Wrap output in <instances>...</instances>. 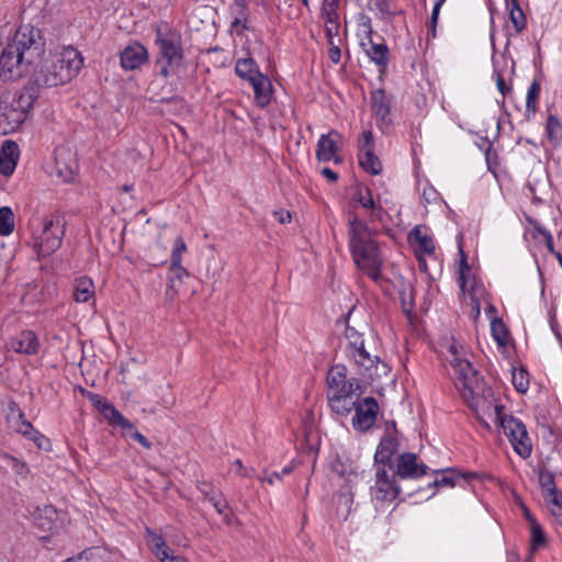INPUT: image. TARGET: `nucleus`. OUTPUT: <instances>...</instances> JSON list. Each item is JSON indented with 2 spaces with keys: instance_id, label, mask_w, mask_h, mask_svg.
<instances>
[{
  "instance_id": "1",
  "label": "nucleus",
  "mask_w": 562,
  "mask_h": 562,
  "mask_svg": "<svg viewBox=\"0 0 562 562\" xmlns=\"http://www.w3.org/2000/svg\"><path fill=\"white\" fill-rule=\"evenodd\" d=\"M40 31L33 27H20L12 41L0 55V78L4 81L18 80L27 75L37 65L44 54L40 41Z\"/></svg>"
},
{
  "instance_id": "2",
  "label": "nucleus",
  "mask_w": 562,
  "mask_h": 562,
  "mask_svg": "<svg viewBox=\"0 0 562 562\" xmlns=\"http://www.w3.org/2000/svg\"><path fill=\"white\" fill-rule=\"evenodd\" d=\"M462 347L452 342L449 346V362L454 372V384L468 406L475 413H486L492 408L494 392L486 385L479 371L462 356Z\"/></svg>"
},
{
  "instance_id": "3",
  "label": "nucleus",
  "mask_w": 562,
  "mask_h": 562,
  "mask_svg": "<svg viewBox=\"0 0 562 562\" xmlns=\"http://www.w3.org/2000/svg\"><path fill=\"white\" fill-rule=\"evenodd\" d=\"M348 244L356 266L372 280L381 277L383 260L367 223L353 216L349 220Z\"/></svg>"
},
{
  "instance_id": "4",
  "label": "nucleus",
  "mask_w": 562,
  "mask_h": 562,
  "mask_svg": "<svg viewBox=\"0 0 562 562\" xmlns=\"http://www.w3.org/2000/svg\"><path fill=\"white\" fill-rule=\"evenodd\" d=\"M83 65V58L72 46L45 58L32 75V83L38 88H52L65 85L76 77Z\"/></svg>"
},
{
  "instance_id": "5",
  "label": "nucleus",
  "mask_w": 562,
  "mask_h": 562,
  "mask_svg": "<svg viewBox=\"0 0 562 562\" xmlns=\"http://www.w3.org/2000/svg\"><path fill=\"white\" fill-rule=\"evenodd\" d=\"M37 92L32 86H26L13 95H3L0 100V134L16 132L33 108Z\"/></svg>"
},
{
  "instance_id": "6",
  "label": "nucleus",
  "mask_w": 562,
  "mask_h": 562,
  "mask_svg": "<svg viewBox=\"0 0 562 562\" xmlns=\"http://www.w3.org/2000/svg\"><path fill=\"white\" fill-rule=\"evenodd\" d=\"M345 336L348 341L346 348L347 356L353 360L355 366L358 368V374L369 381L387 372V364L380 361L379 357L372 355L368 349L362 333L347 325Z\"/></svg>"
},
{
  "instance_id": "7",
  "label": "nucleus",
  "mask_w": 562,
  "mask_h": 562,
  "mask_svg": "<svg viewBox=\"0 0 562 562\" xmlns=\"http://www.w3.org/2000/svg\"><path fill=\"white\" fill-rule=\"evenodd\" d=\"M65 226V218L59 214H50L43 218L41 229L33 232L34 248L40 259L50 256L60 248Z\"/></svg>"
},
{
  "instance_id": "8",
  "label": "nucleus",
  "mask_w": 562,
  "mask_h": 562,
  "mask_svg": "<svg viewBox=\"0 0 562 562\" xmlns=\"http://www.w3.org/2000/svg\"><path fill=\"white\" fill-rule=\"evenodd\" d=\"M490 411H494L496 422L502 426L514 451L522 459L529 458L532 452V443L525 424L513 415L504 414L503 406L494 404V402Z\"/></svg>"
},
{
  "instance_id": "9",
  "label": "nucleus",
  "mask_w": 562,
  "mask_h": 562,
  "mask_svg": "<svg viewBox=\"0 0 562 562\" xmlns=\"http://www.w3.org/2000/svg\"><path fill=\"white\" fill-rule=\"evenodd\" d=\"M463 235L458 236V248L460 255V262L458 268V284L463 295H469L470 300L484 299L486 295L485 288L481 280H479L472 272L468 262V257L462 246Z\"/></svg>"
},
{
  "instance_id": "10",
  "label": "nucleus",
  "mask_w": 562,
  "mask_h": 562,
  "mask_svg": "<svg viewBox=\"0 0 562 562\" xmlns=\"http://www.w3.org/2000/svg\"><path fill=\"white\" fill-rule=\"evenodd\" d=\"M328 392L331 395L353 397L364 392V385L356 378H347V368L344 364L333 366L326 378Z\"/></svg>"
},
{
  "instance_id": "11",
  "label": "nucleus",
  "mask_w": 562,
  "mask_h": 562,
  "mask_svg": "<svg viewBox=\"0 0 562 562\" xmlns=\"http://www.w3.org/2000/svg\"><path fill=\"white\" fill-rule=\"evenodd\" d=\"M374 470L375 480L374 484L370 487L372 499L380 503L393 502L401 493L396 474L386 467H374Z\"/></svg>"
},
{
  "instance_id": "12",
  "label": "nucleus",
  "mask_w": 562,
  "mask_h": 562,
  "mask_svg": "<svg viewBox=\"0 0 562 562\" xmlns=\"http://www.w3.org/2000/svg\"><path fill=\"white\" fill-rule=\"evenodd\" d=\"M156 43L159 46V52L164 60L160 74L167 78L170 74V68L180 66L183 58L182 48L178 40L172 36L162 35L161 33H158Z\"/></svg>"
},
{
  "instance_id": "13",
  "label": "nucleus",
  "mask_w": 562,
  "mask_h": 562,
  "mask_svg": "<svg viewBox=\"0 0 562 562\" xmlns=\"http://www.w3.org/2000/svg\"><path fill=\"white\" fill-rule=\"evenodd\" d=\"M342 145V135L331 130L327 134H322L316 145V159L322 162L333 160L335 164H341L342 157L338 155Z\"/></svg>"
},
{
  "instance_id": "14",
  "label": "nucleus",
  "mask_w": 562,
  "mask_h": 562,
  "mask_svg": "<svg viewBox=\"0 0 562 562\" xmlns=\"http://www.w3.org/2000/svg\"><path fill=\"white\" fill-rule=\"evenodd\" d=\"M358 160L363 170L371 175H379L382 164L374 154V142L371 131H363L358 138Z\"/></svg>"
},
{
  "instance_id": "15",
  "label": "nucleus",
  "mask_w": 562,
  "mask_h": 562,
  "mask_svg": "<svg viewBox=\"0 0 562 562\" xmlns=\"http://www.w3.org/2000/svg\"><path fill=\"white\" fill-rule=\"evenodd\" d=\"M428 467L419 461L418 456L413 452H404L396 458L393 472L398 479L416 480L426 475Z\"/></svg>"
},
{
  "instance_id": "16",
  "label": "nucleus",
  "mask_w": 562,
  "mask_h": 562,
  "mask_svg": "<svg viewBox=\"0 0 562 562\" xmlns=\"http://www.w3.org/2000/svg\"><path fill=\"white\" fill-rule=\"evenodd\" d=\"M393 427H395V423H393ZM398 448L397 430L394 428L381 438L374 453V467H386L389 470H393V457L397 453Z\"/></svg>"
},
{
  "instance_id": "17",
  "label": "nucleus",
  "mask_w": 562,
  "mask_h": 562,
  "mask_svg": "<svg viewBox=\"0 0 562 562\" xmlns=\"http://www.w3.org/2000/svg\"><path fill=\"white\" fill-rule=\"evenodd\" d=\"M353 409L356 414L352 418V425L356 429L366 431L374 425L379 409L374 397H366L362 403H357Z\"/></svg>"
},
{
  "instance_id": "18",
  "label": "nucleus",
  "mask_w": 562,
  "mask_h": 562,
  "mask_svg": "<svg viewBox=\"0 0 562 562\" xmlns=\"http://www.w3.org/2000/svg\"><path fill=\"white\" fill-rule=\"evenodd\" d=\"M360 45L380 70L386 68L390 58L389 47L384 43L373 42L371 27H369L364 38L361 40Z\"/></svg>"
},
{
  "instance_id": "19",
  "label": "nucleus",
  "mask_w": 562,
  "mask_h": 562,
  "mask_svg": "<svg viewBox=\"0 0 562 562\" xmlns=\"http://www.w3.org/2000/svg\"><path fill=\"white\" fill-rule=\"evenodd\" d=\"M120 60L124 70H135L148 60V53L142 44L133 43L122 50Z\"/></svg>"
},
{
  "instance_id": "20",
  "label": "nucleus",
  "mask_w": 562,
  "mask_h": 562,
  "mask_svg": "<svg viewBox=\"0 0 562 562\" xmlns=\"http://www.w3.org/2000/svg\"><path fill=\"white\" fill-rule=\"evenodd\" d=\"M10 348L18 353L34 356L38 353L41 342L33 330L26 329L11 339Z\"/></svg>"
},
{
  "instance_id": "21",
  "label": "nucleus",
  "mask_w": 562,
  "mask_h": 562,
  "mask_svg": "<svg viewBox=\"0 0 562 562\" xmlns=\"http://www.w3.org/2000/svg\"><path fill=\"white\" fill-rule=\"evenodd\" d=\"M20 149L15 142L4 140L0 149V173L11 176L16 167Z\"/></svg>"
},
{
  "instance_id": "22",
  "label": "nucleus",
  "mask_w": 562,
  "mask_h": 562,
  "mask_svg": "<svg viewBox=\"0 0 562 562\" xmlns=\"http://www.w3.org/2000/svg\"><path fill=\"white\" fill-rule=\"evenodd\" d=\"M372 111L380 125L389 126L391 120V101L381 89L372 92L371 95Z\"/></svg>"
},
{
  "instance_id": "23",
  "label": "nucleus",
  "mask_w": 562,
  "mask_h": 562,
  "mask_svg": "<svg viewBox=\"0 0 562 562\" xmlns=\"http://www.w3.org/2000/svg\"><path fill=\"white\" fill-rule=\"evenodd\" d=\"M70 156L69 153L64 150H59L56 154L55 172L63 182L72 181L77 171V164Z\"/></svg>"
},
{
  "instance_id": "24",
  "label": "nucleus",
  "mask_w": 562,
  "mask_h": 562,
  "mask_svg": "<svg viewBox=\"0 0 562 562\" xmlns=\"http://www.w3.org/2000/svg\"><path fill=\"white\" fill-rule=\"evenodd\" d=\"M254 89L255 100L258 106L266 108L271 101L272 85L268 76L260 74L249 81Z\"/></svg>"
},
{
  "instance_id": "25",
  "label": "nucleus",
  "mask_w": 562,
  "mask_h": 562,
  "mask_svg": "<svg viewBox=\"0 0 562 562\" xmlns=\"http://www.w3.org/2000/svg\"><path fill=\"white\" fill-rule=\"evenodd\" d=\"M198 490L203 495V499L210 502L217 514H224V510L228 509L224 494L214 485L202 482L198 485Z\"/></svg>"
},
{
  "instance_id": "26",
  "label": "nucleus",
  "mask_w": 562,
  "mask_h": 562,
  "mask_svg": "<svg viewBox=\"0 0 562 562\" xmlns=\"http://www.w3.org/2000/svg\"><path fill=\"white\" fill-rule=\"evenodd\" d=\"M94 295V283L88 277H80L75 281L74 300L77 303H87Z\"/></svg>"
},
{
  "instance_id": "27",
  "label": "nucleus",
  "mask_w": 562,
  "mask_h": 562,
  "mask_svg": "<svg viewBox=\"0 0 562 562\" xmlns=\"http://www.w3.org/2000/svg\"><path fill=\"white\" fill-rule=\"evenodd\" d=\"M328 404L334 413L340 416L349 415L357 402L353 397L327 394Z\"/></svg>"
},
{
  "instance_id": "28",
  "label": "nucleus",
  "mask_w": 562,
  "mask_h": 562,
  "mask_svg": "<svg viewBox=\"0 0 562 562\" xmlns=\"http://www.w3.org/2000/svg\"><path fill=\"white\" fill-rule=\"evenodd\" d=\"M235 72L239 78L247 81H250L251 78H256L257 75L261 74L256 61L251 57L238 59L236 61Z\"/></svg>"
},
{
  "instance_id": "29",
  "label": "nucleus",
  "mask_w": 562,
  "mask_h": 562,
  "mask_svg": "<svg viewBox=\"0 0 562 562\" xmlns=\"http://www.w3.org/2000/svg\"><path fill=\"white\" fill-rule=\"evenodd\" d=\"M189 276L186 268L182 267L181 263L175 266V262H170L169 272H168V282L169 286L166 290V295L170 299L176 294V282L182 283L183 279Z\"/></svg>"
},
{
  "instance_id": "30",
  "label": "nucleus",
  "mask_w": 562,
  "mask_h": 562,
  "mask_svg": "<svg viewBox=\"0 0 562 562\" xmlns=\"http://www.w3.org/2000/svg\"><path fill=\"white\" fill-rule=\"evenodd\" d=\"M541 87L540 83L535 80L528 88L526 97V112L525 116L527 120H531L538 110V100L540 97Z\"/></svg>"
},
{
  "instance_id": "31",
  "label": "nucleus",
  "mask_w": 562,
  "mask_h": 562,
  "mask_svg": "<svg viewBox=\"0 0 562 562\" xmlns=\"http://www.w3.org/2000/svg\"><path fill=\"white\" fill-rule=\"evenodd\" d=\"M546 133L548 139L554 146H558L562 140V122L560 119L549 111L546 123Z\"/></svg>"
},
{
  "instance_id": "32",
  "label": "nucleus",
  "mask_w": 562,
  "mask_h": 562,
  "mask_svg": "<svg viewBox=\"0 0 562 562\" xmlns=\"http://www.w3.org/2000/svg\"><path fill=\"white\" fill-rule=\"evenodd\" d=\"M103 417L111 424L119 426L123 430L134 429V425L125 418L111 403L105 406L102 413Z\"/></svg>"
},
{
  "instance_id": "33",
  "label": "nucleus",
  "mask_w": 562,
  "mask_h": 562,
  "mask_svg": "<svg viewBox=\"0 0 562 562\" xmlns=\"http://www.w3.org/2000/svg\"><path fill=\"white\" fill-rule=\"evenodd\" d=\"M146 535L147 543L157 559L159 557H166V552H171V549L166 544L161 535L150 529H146Z\"/></svg>"
},
{
  "instance_id": "34",
  "label": "nucleus",
  "mask_w": 562,
  "mask_h": 562,
  "mask_svg": "<svg viewBox=\"0 0 562 562\" xmlns=\"http://www.w3.org/2000/svg\"><path fill=\"white\" fill-rule=\"evenodd\" d=\"M357 201L360 203L362 207L371 210L373 217H375L376 220L382 218L383 210L381 206H378L375 204L371 191L368 188L358 190Z\"/></svg>"
},
{
  "instance_id": "35",
  "label": "nucleus",
  "mask_w": 562,
  "mask_h": 562,
  "mask_svg": "<svg viewBox=\"0 0 562 562\" xmlns=\"http://www.w3.org/2000/svg\"><path fill=\"white\" fill-rule=\"evenodd\" d=\"M491 333L494 340L499 347L507 346L509 333L505 323L501 318L494 317L491 321Z\"/></svg>"
},
{
  "instance_id": "36",
  "label": "nucleus",
  "mask_w": 562,
  "mask_h": 562,
  "mask_svg": "<svg viewBox=\"0 0 562 562\" xmlns=\"http://www.w3.org/2000/svg\"><path fill=\"white\" fill-rule=\"evenodd\" d=\"M409 238H414L417 241L418 248L426 255H431L435 251V244L430 236L423 234L422 231L416 227L409 233Z\"/></svg>"
},
{
  "instance_id": "37",
  "label": "nucleus",
  "mask_w": 562,
  "mask_h": 562,
  "mask_svg": "<svg viewBox=\"0 0 562 562\" xmlns=\"http://www.w3.org/2000/svg\"><path fill=\"white\" fill-rule=\"evenodd\" d=\"M512 383L517 392L524 394L529 389V373L524 368H514Z\"/></svg>"
},
{
  "instance_id": "38",
  "label": "nucleus",
  "mask_w": 562,
  "mask_h": 562,
  "mask_svg": "<svg viewBox=\"0 0 562 562\" xmlns=\"http://www.w3.org/2000/svg\"><path fill=\"white\" fill-rule=\"evenodd\" d=\"M14 229V215L9 206L0 207V235L8 236Z\"/></svg>"
},
{
  "instance_id": "39",
  "label": "nucleus",
  "mask_w": 562,
  "mask_h": 562,
  "mask_svg": "<svg viewBox=\"0 0 562 562\" xmlns=\"http://www.w3.org/2000/svg\"><path fill=\"white\" fill-rule=\"evenodd\" d=\"M530 549L532 551H537L539 548L546 546L547 537L538 521H532V526H530Z\"/></svg>"
},
{
  "instance_id": "40",
  "label": "nucleus",
  "mask_w": 562,
  "mask_h": 562,
  "mask_svg": "<svg viewBox=\"0 0 562 562\" xmlns=\"http://www.w3.org/2000/svg\"><path fill=\"white\" fill-rule=\"evenodd\" d=\"M538 481L542 490V496L558 491L554 481V475L547 469H540L538 474Z\"/></svg>"
},
{
  "instance_id": "41",
  "label": "nucleus",
  "mask_w": 562,
  "mask_h": 562,
  "mask_svg": "<svg viewBox=\"0 0 562 562\" xmlns=\"http://www.w3.org/2000/svg\"><path fill=\"white\" fill-rule=\"evenodd\" d=\"M506 9L509 10L510 21L514 24L516 32H522L526 27V16L519 3L517 2L510 7H506Z\"/></svg>"
},
{
  "instance_id": "42",
  "label": "nucleus",
  "mask_w": 562,
  "mask_h": 562,
  "mask_svg": "<svg viewBox=\"0 0 562 562\" xmlns=\"http://www.w3.org/2000/svg\"><path fill=\"white\" fill-rule=\"evenodd\" d=\"M458 469H447L443 471L441 477L434 481L432 485L437 487H453L459 483Z\"/></svg>"
},
{
  "instance_id": "43",
  "label": "nucleus",
  "mask_w": 562,
  "mask_h": 562,
  "mask_svg": "<svg viewBox=\"0 0 562 562\" xmlns=\"http://www.w3.org/2000/svg\"><path fill=\"white\" fill-rule=\"evenodd\" d=\"M105 555L101 548H90L77 555L76 562H106Z\"/></svg>"
},
{
  "instance_id": "44",
  "label": "nucleus",
  "mask_w": 562,
  "mask_h": 562,
  "mask_svg": "<svg viewBox=\"0 0 562 562\" xmlns=\"http://www.w3.org/2000/svg\"><path fill=\"white\" fill-rule=\"evenodd\" d=\"M370 10L375 11L382 20H390L394 15L390 0H372Z\"/></svg>"
},
{
  "instance_id": "45",
  "label": "nucleus",
  "mask_w": 562,
  "mask_h": 562,
  "mask_svg": "<svg viewBox=\"0 0 562 562\" xmlns=\"http://www.w3.org/2000/svg\"><path fill=\"white\" fill-rule=\"evenodd\" d=\"M3 459L15 474L20 476H26L29 474V467L23 461L8 453L3 456Z\"/></svg>"
},
{
  "instance_id": "46",
  "label": "nucleus",
  "mask_w": 562,
  "mask_h": 562,
  "mask_svg": "<svg viewBox=\"0 0 562 562\" xmlns=\"http://www.w3.org/2000/svg\"><path fill=\"white\" fill-rule=\"evenodd\" d=\"M187 251V245L181 236L175 239L170 262H175V266L181 263L182 255Z\"/></svg>"
},
{
  "instance_id": "47",
  "label": "nucleus",
  "mask_w": 562,
  "mask_h": 562,
  "mask_svg": "<svg viewBox=\"0 0 562 562\" xmlns=\"http://www.w3.org/2000/svg\"><path fill=\"white\" fill-rule=\"evenodd\" d=\"M445 1L446 0H438L432 8L429 27H428V36L436 37V29H437L439 12H440V9Z\"/></svg>"
},
{
  "instance_id": "48",
  "label": "nucleus",
  "mask_w": 562,
  "mask_h": 562,
  "mask_svg": "<svg viewBox=\"0 0 562 562\" xmlns=\"http://www.w3.org/2000/svg\"><path fill=\"white\" fill-rule=\"evenodd\" d=\"M457 474L459 475V481L462 480L465 483H470L472 481H484L490 477L486 473L475 472V471H463L458 469Z\"/></svg>"
},
{
  "instance_id": "49",
  "label": "nucleus",
  "mask_w": 562,
  "mask_h": 562,
  "mask_svg": "<svg viewBox=\"0 0 562 562\" xmlns=\"http://www.w3.org/2000/svg\"><path fill=\"white\" fill-rule=\"evenodd\" d=\"M339 0H324L322 7V16L325 18H338Z\"/></svg>"
},
{
  "instance_id": "50",
  "label": "nucleus",
  "mask_w": 562,
  "mask_h": 562,
  "mask_svg": "<svg viewBox=\"0 0 562 562\" xmlns=\"http://www.w3.org/2000/svg\"><path fill=\"white\" fill-rule=\"evenodd\" d=\"M26 439L33 441L40 449H48L50 446L48 438L35 428L31 431Z\"/></svg>"
},
{
  "instance_id": "51",
  "label": "nucleus",
  "mask_w": 562,
  "mask_h": 562,
  "mask_svg": "<svg viewBox=\"0 0 562 562\" xmlns=\"http://www.w3.org/2000/svg\"><path fill=\"white\" fill-rule=\"evenodd\" d=\"M324 23H325L326 35L329 38V41L331 42V38L338 34V30H339L338 18H325Z\"/></svg>"
},
{
  "instance_id": "52",
  "label": "nucleus",
  "mask_w": 562,
  "mask_h": 562,
  "mask_svg": "<svg viewBox=\"0 0 562 562\" xmlns=\"http://www.w3.org/2000/svg\"><path fill=\"white\" fill-rule=\"evenodd\" d=\"M87 397L101 414L105 409V406L110 404L103 396L92 392H88Z\"/></svg>"
},
{
  "instance_id": "53",
  "label": "nucleus",
  "mask_w": 562,
  "mask_h": 562,
  "mask_svg": "<svg viewBox=\"0 0 562 562\" xmlns=\"http://www.w3.org/2000/svg\"><path fill=\"white\" fill-rule=\"evenodd\" d=\"M543 498L548 504L553 506L552 508H559V507L561 508L562 507V494H561V492H559V490L543 496Z\"/></svg>"
},
{
  "instance_id": "54",
  "label": "nucleus",
  "mask_w": 562,
  "mask_h": 562,
  "mask_svg": "<svg viewBox=\"0 0 562 562\" xmlns=\"http://www.w3.org/2000/svg\"><path fill=\"white\" fill-rule=\"evenodd\" d=\"M24 420H25V418H24L23 413H19V415H16V416H11V415L7 416V422L10 426V428H12L16 432H19V430H21V422H24Z\"/></svg>"
},
{
  "instance_id": "55",
  "label": "nucleus",
  "mask_w": 562,
  "mask_h": 562,
  "mask_svg": "<svg viewBox=\"0 0 562 562\" xmlns=\"http://www.w3.org/2000/svg\"><path fill=\"white\" fill-rule=\"evenodd\" d=\"M24 420H25V418H24L23 413H19V415H16V416H11V415L7 416V422L10 426V428H12L16 432H19V430H21V422H24Z\"/></svg>"
},
{
  "instance_id": "56",
  "label": "nucleus",
  "mask_w": 562,
  "mask_h": 562,
  "mask_svg": "<svg viewBox=\"0 0 562 562\" xmlns=\"http://www.w3.org/2000/svg\"><path fill=\"white\" fill-rule=\"evenodd\" d=\"M132 432H131V437L137 441L139 445H142L144 448L146 449H150L151 448V442L143 435L140 434L137 429H130Z\"/></svg>"
},
{
  "instance_id": "57",
  "label": "nucleus",
  "mask_w": 562,
  "mask_h": 562,
  "mask_svg": "<svg viewBox=\"0 0 562 562\" xmlns=\"http://www.w3.org/2000/svg\"><path fill=\"white\" fill-rule=\"evenodd\" d=\"M495 75H496L497 89L504 98L508 92H510L512 88L509 86H507V83L501 72H496Z\"/></svg>"
},
{
  "instance_id": "58",
  "label": "nucleus",
  "mask_w": 562,
  "mask_h": 562,
  "mask_svg": "<svg viewBox=\"0 0 562 562\" xmlns=\"http://www.w3.org/2000/svg\"><path fill=\"white\" fill-rule=\"evenodd\" d=\"M273 216L281 224L290 223L292 218L290 212L285 210L274 211Z\"/></svg>"
},
{
  "instance_id": "59",
  "label": "nucleus",
  "mask_w": 562,
  "mask_h": 562,
  "mask_svg": "<svg viewBox=\"0 0 562 562\" xmlns=\"http://www.w3.org/2000/svg\"><path fill=\"white\" fill-rule=\"evenodd\" d=\"M232 27L235 29L238 34H241L247 29L246 18H236L232 22Z\"/></svg>"
},
{
  "instance_id": "60",
  "label": "nucleus",
  "mask_w": 562,
  "mask_h": 562,
  "mask_svg": "<svg viewBox=\"0 0 562 562\" xmlns=\"http://www.w3.org/2000/svg\"><path fill=\"white\" fill-rule=\"evenodd\" d=\"M158 560L160 562H188L184 558L175 555L172 551L166 552V557H159Z\"/></svg>"
},
{
  "instance_id": "61",
  "label": "nucleus",
  "mask_w": 562,
  "mask_h": 562,
  "mask_svg": "<svg viewBox=\"0 0 562 562\" xmlns=\"http://www.w3.org/2000/svg\"><path fill=\"white\" fill-rule=\"evenodd\" d=\"M322 176H324L329 182H336L338 180V173L328 167H324L321 170Z\"/></svg>"
},
{
  "instance_id": "62",
  "label": "nucleus",
  "mask_w": 562,
  "mask_h": 562,
  "mask_svg": "<svg viewBox=\"0 0 562 562\" xmlns=\"http://www.w3.org/2000/svg\"><path fill=\"white\" fill-rule=\"evenodd\" d=\"M329 58L334 64H338L341 57V52L338 46H331L328 52Z\"/></svg>"
},
{
  "instance_id": "63",
  "label": "nucleus",
  "mask_w": 562,
  "mask_h": 562,
  "mask_svg": "<svg viewBox=\"0 0 562 562\" xmlns=\"http://www.w3.org/2000/svg\"><path fill=\"white\" fill-rule=\"evenodd\" d=\"M222 515H223V520L227 526H234V525L238 524V519L232 510H229V512L224 510V514H222Z\"/></svg>"
},
{
  "instance_id": "64",
  "label": "nucleus",
  "mask_w": 562,
  "mask_h": 562,
  "mask_svg": "<svg viewBox=\"0 0 562 562\" xmlns=\"http://www.w3.org/2000/svg\"><path fill=\"white\" fill-rule=\"evenodd\" d=\"M33 429V425L25 419L24 422H21V430H19L18 434H21L23 437L27 438Z\"/></svg>"
}]
</instances>
